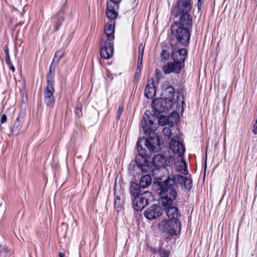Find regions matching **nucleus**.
Listing matches in <instances>:
<instances>
[{"label": "nucleus", "mask_w": 257, "mask_h": 257, "mask_svg": "<svg viewBox=\"0 0 257 257\" xmlns=\"http://www.w3.org/2000/svg\"><path fill=\"white\" fill-rule=\"evenodd\" d=\"M163 134L168 137L170 139L171 137V130L170 127H164L163 130Z\"/></svg>", "instance_id": "nucleus-35"}, {"label": "nucleus", "mask_w": 257, "mask_h": 257, "mask_svg": "<svg viewBox=\"0 0 257 257\" xmlns=\"http://www.w3.org/2000/svg\"><path fill=\"white\" fill-rule=\"evenodd\" d=\"M170 57V53L166 50H162L161 54V58L162 61H165L168 60Z\"/></svg>", "instance_id": "nucleus-32"}, {"label": "nucleus", "mask_w": 257, "mask_h": 257, "mask_svg": "<svg viewBox=\"0 0 257 257\" xmlns=\"http://www.w3.org/2000/svg\"><path fill=\"white\" fill-rule=\"evenodd\" d=\"M159 227L160 230L168 233L170 236L177 235L181 230V222L165 219L160 222Z\"/></svg>", "instance_id": "nucleus-8"}, {"label": "nucleus", "mask_w": 257, "mask_h": 257, "mask_svg": "<svg viewBox=\"0 0 257 257\" xmlns=\"http://www.w3.org/2000/svg\"><path fill=\"white\" fill-rule=\"evenodd\" d=\"M176 158L174 160L171 157H164V168L168 166H171L172 168H173L174 169V167H177V166L176 165Z\"/></svg>", "instance_id": "nucleus-28"}, {"label": "nucleus", "mask_w": 257, "mask_h": 257, "mask_svg": "<svg viewBox=\"0 0 257 257\" xmlns=\"http://www.w3.org/2000/svg\"><path fill=\"white\" fill-rule=\"evenodd\" d=\"M170 253V250L166 249L163 250L161 253V257H169Z\"/></svg>", "instance_id": "nucleus-37"}, {"label": "nucleus", "mask_w": 257, "mask_h": 257, "mask_svg": "<svg viewBox=\"0 0 257 257\" xmlns=\"http://www.w3.org/2000/svg\"><path fill=\"white\" fill-rule=\"evenodd\" d=\"M140 188H141L140 185L138 184L135 182L132 183L130 187V192L132 198L137 197L143 193L141 192Z\"/></svg>", "instance_id": "nucleus-24"}, {"label": "nucleus", "mask_w": 257, "mask_h": 257, "mask_svg": "<svg viewBox=\"0 0 257 257\" xmlns=\"http://www.w3.org/2000/svg\"><path fill=\"white\" fill-rule=\"evenodd\" d=\"M145 49V44L143 43L140 44L138 48V56L143 57Z\"/></svg>", "instance_id": "nucleus-33"}, {"label": "nucleus", "mask_w": 257, "mask_h": 257, "mask_svg": "<svg viewBox=\"0 0 257 257\" xmlns=\"http://www.w3.org/2000/svg\"><path fill=\"white\" fill-rule=\"evenodd\" d=\"M192 27V21L190 24L187 21L174 22L171 27V33L175 38L178 43L183 46H187L190 40L191 33Z\"/></svg>", "instance_id": "nucleus-3"}, {"label": "nucleus", "mask_w": 257, "mask_h": 257, "mask_svg": "<svg viewBox=\"0 0 257 257\" xmlns=\"http://www.w3.org/2000/svg\"><path fill=\"white\" fill-rule=\"evenodd\" d=\"M144 141L143 139H141L140 138L137 142V149L138 152H139V154L137 155H143V154H144V155L146 156V160L148 161V159L149 158V155L147 153V152L145 149H144L141 143Z\"/></svg>", "instance_id": "nucleus-26"}, {"label": "nucleus", "mask_w": 257, "mask_h": 257, "mask_svg": "<svg viewBox=\"0 0 257 257\" xmlns=\"http://www.w3.org/2000/svg\"><path fill=\"white\" fill-rule=\"evenodd\" d=\"M173 178L178 180L180 184L181 185H183L184 188L187 190H190L192 187V181L187 177L181 175H177L176 177L173 176Z\"/></svg>", "instance_id": "nucleus-22"}, {"label": "nucleus", "mask_w": 257, "mask_h": 257, "mask_svg": "<svg viewBox=\"0 0 257 257\" xmlns=\"http://www.w3.org/2000/svg\"><path fill=\"white\" fill-rule=\"evenodd\" d=\"M153 113L161 114L167 111H170L172 108L171 102H168L165 99L162 98H157L153 100L152 102Z\"/></svg>", "instance_id": "nucleus-9"}, {"label": "nucleus", "mask_w": 257, "mask_h": 257, "mask_svg": "<svg viewBox=\"0 0 257 257\" xmlns=\"http://www.w3.org/2000/svg\"><path fill=\"white\" fill-rule=\"evenodd\" d=\"M187 57V51L186 49L182 48L174 51L171 55V58L174 62L179 63L182 66Z\"/></svg>", "instance_id": "nucleus-17"}, {"label": "nucleus", "mask_w": 257, "mask_h": 257, "mask_svg": "<svg viewBox=\"0 0 257 257\" xmlns=\"http://www.w3.org/2000/svg\"><path fill=\"white\" fill-rule=\"evenodd\" d=\"M8 252V247L6 245L0 244V257H6Z\"/></svg>", "instance_id": "nucleus-31"}, {"label": "nucleus", "mask_w": 257, "mask_h": 257, "mask_svg": "<svg viewBox=\"0 0 257 257\" xmlns=\"http://www.w3.org/2000/svg\"><path fill=\"white\" fill-rule=\"evenodd\" d=\"M141 68H137L134 75L135 80H138L141 75Z\"/></svg>", "instance_id": "nucleus-36"}, {"label": "nucleus", "mask_w": 257, "mask_h": 257, "mask_svg": "<svg viewBox=\"0 0 257 257\" xmlns=\"http://www.w3.org/2000/svg\"><path fill=\"white\" fill-rule=\"evenodd\" d=\"M203 1H198L197 3V7L199 10L201 9V7L202 6V4H203Z\"/></svg>", "instance_id": "nucleus-41"}, {"label": "nucleus", "mask_w": 257, "mask_h": 257, "mask_svg": "<svg viewBox=\"0 0 257 257\" xmlns=\"http://www.w3.org/2000/svg\"><path fill=\"white\" fill-rule=\"evenodd\" d=\"M162 213L161 207L157 204H154L144 212V215L148 219L152 220L160 216Z\"/></svg>", "instance_id": "nucleus-13"}, {"label": "nucleus", "mask_w": 257, "mask_h": 257, "mask_svg": "<svg viewBox=\"0 0 257 257\" xmlns=\"http://www.w3.org/2000/svg\"><path fill=\"white\" fill-rule=\"evenodd\" d=\"M64 53V52L63 50H60L58 51H57L55 52L53 61L52 64H51L50 66H52L53 63L54 62V61H56V63H58L59 61L60 60V58L63 56Z\"/></svg>", "instance_id": "nucleus-29"}, {"label": "nucleus", "mask_w": 257, "mask_h": 257, "mask_svg": "<svg viewBox=\"0 0 257 257\" xmlns=\"http://www.w3.org/2000/svg\"><path fill=\"white\" fill-rule=\"evenodd\" d=\"M59 257H64L65 254L62 252H59Z\"/></svg>", "instance_id": "nucleus-43"}, {"label": "nucleus", "mask_w": 257, "mask_h": 257, "mask_svg": "<svg viewBox=\"0 0 257 257\" xmlns=\"http://www.w3.org/2000/svg\"><path fill=\"white\" fill-rule=\"evenodd\" d=\"M4 52L6 55V63L9 66L12 64L9 55V49L8 46L6 45L4 48Z\"/></svg>", "instance_id": "nucleus-30"}, {"label": "nucleus", "mask_w": 257, "mask_h": 257, "mask_svg": "<svg viewBox=\"0 0 257 257\" xmlns=\"http://www.w3.org/2000/svg\"><path fill=\"white\" fill-rule=\"evenodd\" d=\"M152 193L145 191L136 197L132 198L133 207L136 211H141L148 204V201L151 197Z\"/></svg>", "instance_id": "nucleus-10"}, {"label": "nucleus", "mask_w": 257, "mask_h": 257, "mask_svg": "<svg viewBox=\"0 0 257 257\" xmlns=\"http://www.w3.org/2000/svg\"><path fill=\"white\" fill-rule=\"evenodd\" d=\"M114 198V208L118 212H120L123 207V204L124 202L123 195L119 194V195L115 194Z\"/></svg>", "instance_id": "nucleus-23"}, {"label": "nucleus", "mask_w": 257, "mask_h": 257, "mask_svg": "<svg viewBox=\"0 0 257 257\" xmlns=\"http://www.w3.org/2000/svg\"><path fill=\"white\" fill-rule=\"evenodd\" d=\"M169 148L173 153L177 154L178 157H182L185 151V147L180 142V138L177 136L171 139L169 143Z\"/></svg>", "instance_id": "nucleus-12"}, {"label": "nucleus", "mask_w": 257, "mask_h": 257, "mask_svg": "<svg viewBox=\"0 0 257 257\" xmlns=\"http://www.w3.org/2000/svg\"><path fill=\"white\" fill-rule=\"evenodd\" d=\"M7 117L6 115L3 114L1 118V122L2 123H4L7 121Z\"/></svg>", "instance_id": "nucleus-40"}, {"label": "nucleus", "mask_w": 257, "mask_h": 257, "mask_svg": "<svg viewBox=\"0 0 257 257\" xmlns=\"http://www.w3.org/2000/svg\"><path fill=\"white\" fill-rule=\"evenodd\" d=\"M164 157L161 155H155L151 164L150 169L153 175L157 173L161 168H164Z\"/></svg>", "instance_id": "nucleus-14"}, {"label": "nucleus", "mask_w": 257, "mask_h": 257, "mask_svg": "<svg viewBox=\"0 0 257 257\" xmlns=\"http://www.w3.org/2000/svg\"><path fill=\"white\" fill-rule=\"evenodd\" d=\"M173 203L166 206H163L166 213L169 218V220L175 222H180L179 217L181 216L179 213L178 209L176 206H172Z\"/></svg>", "instance_id": "nucleus-15"}, {"label": "nucleus", "mask_w": 257, "mask_h": 257, "mask_svg": "<svg viewBox=\"0 0 257 257\" xmlns=\"http://www.w3.org/2000/svg\"><path fill=\"white\" fill-rule=\"evenodd\" d=\"M160 114L147 111L145 113L141 120V128L144 134L148 137L145 141V146L150 152H156L157 151V146L159 145V139L154 132L159 125L164 126L167 124V121L171 125H173L177 121L178 118L176 115H170L167 118L165 116Z\"/></svg>", "instance_id": "nucleus-1"}, {"label": "nucleus", "mask_w": 257, "mask_h": 257, "mask_svg": "<svg viewBox=\"0 0 257 257\" xmlns=\"http://www.w3.org/2000/svg\"><path fill=\"white\" fill-rule=\"evenodd\" d=\"M23 121L24 117L22 113H19L14 122L13 127L11 128V132L13 135L18 134L22 128Z\"/></svg>", "instance_id": "nucleus-20"}, {"label": "nucleus", "mask_w": 257, "mask_h": 257, "mask_svg": "<svg viewBox=\"0 0 257 257\" xmlns=\"http://www.w3.org/2000/svg\"><path fill=\"white\" fill-rule=\"evenodd\" d=\"M123 105H119L118 108V109H117V111L116 112V119L119 120L120 118V116L123 112Z\"/></svg>", "instance_id": "nucleus-34"}, {"label": "nucleus", "mask_w": 257, "mask_h": 257, "mask_svg": "<svg viewBox=\"0 0 257 257\" xmlns=\"http://www.w3.org/2000/svg\"><path fill=\"white\" fill-rule=\"evenodd\" d=\"M152 183V178L149 175H145L143 176L140 181V185L142 188L148 187Z\"/></svg>", "instance_id": "nucleus-25"}, {"label": "nucleus", "mask_w": 257, "mask_h": 257, "mask_svg": "<svg viewBox=\"0 0 257 257\" xmlns=\"http://www.w3.org/2000/svg\"><path fill=\"white\" fill-rule=\"evenodd\" d=\"M143 57L138 56L137 68L141 67V66L142 64V62H143Z\"/></svg>", "instance_id": "nucleus-39"}, {"label": "nucleus", "mask_w": 257, "mask_h": 257, "mask_svg": "<svg viewBox=\"0 0 257 257\" xmlns=\"http://www.w3.org/2000/svg\"><path fill=\"white\" fill-rule=\"evenodd\" d=\"M9 67L13 72H14L15 71V67L13 66V64L9 65Z\"/></svg>", "instance_id": "nucleus-42"}, {"label": "nucleus", "mask_w": 257, "mask_h": 257, "mask_svg": "<svg viewBox=\"0 0 257 257\" xmlns=\"http://www.w3.org/2000/svg\"><path fill=\"white\" fill-rule=\"evenodd\" d=\"M137 155L135 161H132L128 167L130 174L134 177H136L143 172L144 168L147 165L148 161L146 156L144 155Z\"/></svg>", "instance_id": "nucleus-7"}, {"label": "nucleus", "mask_w": 257, "mask_h": 257, "mask_svg": "<svg viewBox=\"0 0 257 257\" xmlns=\"http://www.w3.org/2000/svg\"><path fill=\"white\" fill-rule=\"evenodd\" d=\"M162 95L168 102H171V105L173 106L176 103V98L175 95V90L173 87H168L166 88L162 92Z\"/></svg>", "instance_id": "nucleus-18"}, {"label": "nucleus", "mask_w": 257, "mask_h": 257, "mask_svg": "<svg viewBox=\"0 0 257 257\" xmlns=\"http://www.w3.org/2000/svg\"><path fill=\"white\" fill-rule=\"evenodd\" d=\"M54 74L52 73V66H50L49 72L47 75V85L44 90V102L47 106L53 107L55 104Z\"/></svg>", "instance_id": "nucleus-6"}, {"label": "nucleus", "mask_w": 257, "mask_h": 257, "mask_svg": "<svg viewBox=\"0 0 257 257\" xmlns=\"http://www.w3.org/2000/svg\"><path fill=\"white\" fill-rule=\"evenodd\" d=\"M64 6H62L61 10H60L58 15V19L57 21L56 22V24H55V30L58 31L60 28V27L61 26L62 24L64 21V17L63 16L64 14Z\"/></svg>", "instance_id": "nucleus-27"}, {"label": "nucleus", "mask_w": 257, "mask_h": 257, "mask_svg": "<svg viewBox=\"0 0 257 257\" xmlns=\"http://www.w3.org/2000/svg\"><path fill=\"white\" fill-rule=\"evenodd\" d=\"M191 5L190 1H176L173 5L171 13V18H176L180 16L179 21H187L190 24L191 16L189 14Z\"/></svg>", "instance_id": "nucleus-5"}, {"label": "nucleus", "mask_w": 257, "mask_h": 257, "mask_svg": "<svg viewBox=\"0 0 257 257\" xmlns=\"http://www.w3.org/2000/svg\"><path fill=\"white\" fill-rule=\"evenodd\" d=\"M75 113L78 117H80L82 115L81 109L79 107H76L75 108Z\"/></svg>", "instance_id": "nucleus-38"}, {"label": "nucleus", "mask_w": 257, "mask_h": 257, "mask_svg": "<svg viewBox=\"0 0 257 257\" xmlns=\"http://www.w3.org/2000/svg\"><path fill=\"white\" fill-rule=\"evenodd\" d=\"M175 182V178L169 177L166 181L160 184V203L163 206L170 205L176 199L177 192L174 188Z\"/></svg>", "instance_id": "nucleus-4"}, {"label": "nucleus", "mask_w": 257, "mask_h": 257, "mask_svg": "<svg viewBox=\"0 0 257 257\" xmlns=\"http://www.w3.org/2000/svg\"><path fill=\"white\" fill-rule=\"evenodd\" d=\"M181 64L174 61L167 63L162 68L163 71L165 74H169L171 73L179 74L181 72Z\"/></svg>", "instance_id": "nucleus-16"}, {"label": "nucleus", "mask_w": 257, "mask_h": 257, "mask_svg": "<svg viewBox=\"0 0 257 257\" xmlns=\"http://www.w3.org/2000/svg\"><path fill=\"white\" fill-rule=\"evenodd\" d=\"M119 1H107L105 13L107 18L115 23L113 20H115L117 16V11L119 7Z\"/></svg>", "instance_id": "nucleus-11"}, {"label": "nucleus", "mask_w": 257, "mask_h": 257, "mask_svg": "<svg viewBox=\"0 0 257 257\" xmlns=\"http://www.w3.org/2000/svg\"><path fill=\"white\" fill-rule=\"evenodd\" d=\"M176 160V165L177 167H174V169H177V171L182 174L187 175L188 174V171L187 170L186 164L183 159V157H177Z\"/></svg>", "instance_id": "nucleus-21"}, {"label": "nucleus", "mask_w": 257, "mask_h": 257, "mask_svg": "<svg viewBox=\"0 0 257 257\" xmlns=\"http://www.w3.org/2000/svg\"><path fill=\"white\" fill-rule=\"evenodd\" d=\"M156 92V89L153 79L148 80L147 84L145 89V96L148 99L153 98Z\"/></svg>", "instance_id": "nucleus-19"}, {"label": "nucleus", "mask_w": 257, "mask_h": 257, "mask_svg": "<svg viewBox=\"0 0 257 257\" xmlns=\"http://www.w3.org/2000/svg\"><path fill=\"white\" fill-rule=\"evenodd\" d=\"M100 42V55L104 59H109L113 54V40L114 39V23L109 21L104 28Z\"/></svg>", "instance_id": "nucleus-2"}]
</instances>
